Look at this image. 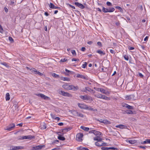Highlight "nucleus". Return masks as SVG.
I'll list each match as a JSON object with an SVG mask.
<instances>
[{"mask_svg": "<svg viewBox=\"0 0 150 150\" xmlns=\"http://www.w3.org/2000/svg\"><path fill=\"white\" fill-rule=\"evenodd\" d=\"M115 127H116L119 128L121 129L126 128L127 127V126H126L124 125H116Z\"/></svg>", "mask_w": 150, "mask_h": 150, "instance_id": "obj_18", "label": "nucleus"}, {"mask_svg": "<svg viewBox=\"0 0 150 150\" xmlns=\"http://www.w3.org/2000/svg\"><path fill=\"white\" fill-rule=\"evenodd\" d=\"M36 95L41 97L42 98L44 99L45 100H50V97L45 95L44 94L42 93H40L38 94H36Z\"/></svg>", "mask_w": 150, "mask_h": 150, "instance_id": "obj_6", "label": "nucleus"}, {"mask_svg": "<svg viewBox=\"0 0 150 150\" xmlns=\"http://www.w3.org/2000/svg\"><path fill=\"white\" fill-rule=\"evenodd\" d=\"M62 131L63 133H65L67 132V130L66 128L63 129H62Z\"/></svg>", "mask_w": 150, "mask_h": 150, "instance_id": "obj_47", "label": "nucleus"}, {"mask_svg": "<svg viewBox=\"0 0 150 150\" xmlns=\"http://www.w3.org/2000/svg\"><path fill=\"white\" fill-rule=\"evenodd\" d=\"M86 50V48L85 47H83L81 48V50L82 51H84Z\"/></svg>", "mask_w": 150, "mask_h": 150, "instance_id": "obj_58", "label": "nucleus"}, {"mask_svg": "<svg viewBox=\"0 0 150 150\" xmlns=\"http://www.w3.org/2000/svg\"><path fill=\"white\" fill-rule=\"evenodd\" d=\"M148 39V37L147 36H146L144 39V41H147Z\"/></svg>", "mask_w": 150, "mask_h": 150, "instance_id": "obj_59", "label": "nucleus"}, {"mask_svg": "<svg viewBox=\"0 0 150 150\" xmlns=\"http://www.w3.org/2000/svg\"><path fill=\"white\" fill-rule=\"evenodd\" d=\"M58 125L59 126H62L63 125V122H59L58 123Z\"/></svg>", "mask_w": 150, "mask_h": 150, "instance_id": "obj_60", "label": "nucleus"}, {"mask_svg": "<svg viewBox=\"0 0 150 150\" xmlns=\"http://www.w3.org/2000/svg\"><path fill=\"white\" fill-rule=\"evenodd\" d=\"M76 114L77 116L81 117H84L83 115L81 112H77Z\"/></svg>", "mask_w": 150, "mask_h": 150, "instance_id": "obj_19", "label": "nucleus"}, {"mask_svg": "<svg viewBox=\"0 0 150 150\" xmlns=\"http://www.w3.org/2000/svg\"><path fill=\"white\" fill-rule=\"evenodd\" d=\"M14 0H11L10 1V5L11 6L15 4Z\"/></svg>", "mask_w": 150, "mask_h": 150, "instance_id": "obj_40", "label": "nucleus"}, {"mask_svg": "<svg viewBox=\"0 0 150 150\" xmlns=\"http://www.w3.org/2000/svg\"><path fill=\"white\" fill-rule=\"evenodd\" d=\"M75 4L76 6L82 9H83L85 7V6L84 5H82V4L79 3L78 2H76Z\"/></svg>", "mask_w": 150, "mask_h": 150, "instance_id": "obj_17", "label": "nucleus"}, {"mask_svg": "<svg viewBox=\"0 0 150 150\" xmlns=\"http://www.w3.org/2000/svg\"><path fill=\"white\" fill-rule=\"evenodd\" d=\"M93 43V42L92 41H88L87 42V43L89 45H91Z\"/></svg>", "mask_w": 150, "mask_h": 150, "instance_id": "obj_62", "label": "nucleus"}, {"mask_svg": "<svg viewBox=\"0 0 150 150\" xmlns=\"http://www.w3.org/2000/svg\"><path fill=\"white\" fill-rule=\"evenodd\" d=\"M123 107H125L126 108H127L128 109H133V107L127 104H125L124 105H123Z\"/></svg>", "mask_w": 150, "mask_h": 150, "instance_id": "obj_20", "label": "nucleus"}, {"mask_svg": "<svg viewBox=\"0 0 150 150\" xmlns=\"http://www.w3.org/2000/svg\"><path fill=\"white\" fill-rule=\"evenodd\" d=\"M83 147L81 146L77 148V149L79 150H83Z\"/></svg>", "mask_w": 150, "mask_h": 150, "instance_id": "obj_48", "label": "nucleus"}, {"mask_svg": "<svg viewBox=\"0 0 150 150\" xmlns=\"http://www.w3.org/2000/svg\"><path fill=\"white\" fill-rule=\"evenodd\" d=\"M128 49L129 50H134V47H133L129 46L128 47Z\"/></svg>", "mask_w": 150, "mask_h": 150, "instance_id": "obj_55", "label": "nucleus"}, {"mask_svg": "<svg viewBox=\"0 0 150 150\" xmlns=\"http://www.w3.org/2000/svg\"><path fill=\"white\" fill-rule=\"evenodd\" d=\"M24 148L23 147L19 146H11L10 147V150H16L18 149H23Z\"/></svg>", "mask_w": 150, "mask_h": 150, "instance_id": "obj_8", "label": "nucleus"}, {"mask_svg": "<svg viewBox=\"0 0 150 150\" xmlns=\"http://www.w3.org/2000/svg\"><path fill=\"white\" fill-rule=\"evenodd\" d=\"M50 115L52 118L53 119H55V118L56 117L55 116V115L52 114V113H51L50 114Z\"/></svg>", "mask_w": 150, "mask_h": 150, "instance_id": "obj_43", "label": "nucleus"}, {"mask_svg": "<svg viewBox=\"0 0 150 150\" xmlns=\"http://www.w3.org/2000/svg\"><path fill=\"white\" fill-rule=\"evenodd\" d=\"M71 52L72 53L73 55H74V54H75V50H73L71 51Z\"/></svg>", "mask_w": 150, "mask_h": 150, "instance_id": "obj_64", "label": "nucleus"}, {"mask_svg": "<svg viewBox=\"0 0 150 150\" xmlns=\"http://www.w3.org/2000/svg\"><path fill=\"white\" fill-rule=\"evenodd\" d=\"M62 86L63 88L67 90H72L75 88L73 85H69L67 83L65 84Z\"/></svg>", "mask_w": 150, "mask_h": 150, "instance_id": "obj_1", "label": "nucleus"}, {"mask_svg": "<svg viewBox=\"0 0 150 150\" xmlns=\"http://www.w3.org/2000/svg\"><path fill=\"white\" fill-rule=\"evenodd\" d=\"M76 77L77 78L82 79L85 80H87L88 79L87 77L86 76H85L82 74H77Z\"/></svg>", "mask_w": 150, "mask_h": 150, "instance_id": "obj_14", "label": "nucleus"}, {"mask_svg": "<svg viewBox=\"0 0 150 150\" xmlns=\"http://www.w3.org/2000/svg\"><path fill=\"white\" fill-rule=\"evenodd\" d=\"M95 144L96 146H107L106 143H104V142L102 141V140L96 142Z\"/></svg>", "mask_w": 150, "mask_h": 150, "instance_id": "obj_5", "label": "nucleus"}, {"mask_svg": "<svg viewBox=\"0 0 150 150\" xmlns=\"http://www.w3.org/2000/svg\"><path fill=\"white\" fill-rule=\"evenodd\" d=\"M80 128L86 131H88L89 130V128L88 127H86L83 126H81Z\"/></svg>", "mask_w": 150, "mask_h": 150, "instance_id": "obj_24", "label": "nucleus"}, {"mask_svg": "<svg viewBox=\"0 0 150 150\" xmlns=\"http://www.w3.org/2000/svg\"><path fill=\"white\" fill-rule=\"evenodd\" d=\"M102 94H98L95 95L94 96H95L98 98H101V97L102 96Z\"/></svg>", "mask_w": 150, "mask_h": 150, "instance_id": "obj_36", "label": "nucleus"}, {"mask_svg": "<svg viewBox=\"0 0 150 150\" xmlns=\"http://www.w3.org/2000/svg\"><path fill=\"white\" fill-rule=\"evenodd\" d=\"M96 120L97 121H99L101 123H103V120L102 119H100V120L98 119H97Z\"/></svg>", "mask_w": 150, "mask_h": 150, "instance_id": "obj_57", "label": "nucleus"}, {"mask_svg": "<svg viewBox=\"0 0 150 150\" xmlns=\"http://www.w3.org/2000/svg\"><path fill=\"white\" fill-rule=\"evenodd\" d=\"M79 97L81 99L84 100H89L91 101L93 100V99L92 97L87 95H81L79 96Z\"/></svg>", "mask_w": 150, "mask_h": 150, "instance_id": "obj_2", "label": "nucleus"}, {"mask_svg": "<svg viewBox=\"0 0 150 150\" xmlns=\"http://www.w3.org/2000/svg\"><path fill=\"white\" fill-rule=\"evenodd\" d=\"M83 137V135L82 133H79L76 135V139L78 142H82Z\"/></svg>", "mask_w": 150, "mask_h": 150, "instance_id": "obj_4", "label": "nucleus"}, {"mask_svg": "<svg viewBox=\"0 0 150 150\" xmlns=\"http://www.w3.org/2000/svg\"><path fill=\"white\" fill-rule=\"evenodd\" d=\"M93 134H95V135L97 136L98 135H100L101 134V133L98 131L94 130V131Z\"/></svg>", "mask_w": 150, "mask_h": 150, "instance_id": "obj_25", "label": "nucleus"}, {"mask_svg": "<svg viewBox=\"0 0 150 150\" xmlns=\"http://www.w3.org/2000/svg\"><path fill=\"white\" fill-rule=\"evenodd\" d=\"M124 57L125 58V59L127 61L129 59L128 56L127 55H124Z\"/></svg>", "mask_w": 150, "mask_h": 150, "instance_id": "obj_45", "label": "nucleus"}, {"mask_svg": "<svg viewBox=\"0 0 150 150\" xmlns=\"http://www.w3.org/2000/svg\"><path fill=\"white\" fill-rule=\"evenodd\" d=\"M131 95L127 96L125 97V99L127 100H130L131 99Z\"/></svg>", "mask_w": 150, "mask_h": 150, "instance_id": "obj_33", "label": "nucleus"}, {"mask_svg": "<svg viewBox=\"0 0 150 150\" xmlns=\"http://www.w3.org/2000/svg\"><path fill=\"white\" fill-rule=\"evenodd\" d=\"M97 44L98 46H99L100 47H102V45L101 44V43L100 42H97Z\"/></svg>", "mask_w": 150, "mask_h": 150, "instance_id": "obj_50", "label": "nucleus"}, {"mask_svg": "<svg viewBox=\"0 0 150 150\" xmlns=\"http://www.w3.org/2000/svg\"><path fill=\"white\" fill-rule=\"evenodd\" d=\"M136 142H137V141L136 140H134V139L131 140H129L128 141V142L129 143L132 144H135V143Z\"/></svg>", "mask_w": 150, "mask_h": 150, "instance_id": "obj_29", "label": "nucleus"}, {"mask_svg": "<svg viewBox=\"0 0 150 150\" xmlns=\"http://www.w3.org/2000/svg\"><path fill=\"white\" fill-rule=\"evenodd\" d=\"M58 138L59 140L62 141H64L65 139L64 137L62 136L61 135H59L58 137Z\"/></svg>", "mask_w": 150, "mask_h": 150, "instance_id": "obj_27", "label": "nucleus"}, {"mask_svg": "<svg viewBox=\"0 0 150 150\" xmlns=\"http://www.w3.org/2000/svg\"><path fill=\"white\" fill-rule=\"evenodd\" d=\"M110 52L112 54H115V51L112 49L110 50Z\"/></svg>", "mask_w": 150, "mask_h": 150, "instance_id": "obj_53", "label": "nucleus"}, {"mask_svg": "<svg viewBox=\"0 0 150 150\" xmlns=\"http://www.w3.org/2000/svg\"><path fill=\"white\" fill-rule=\"evenodd\" d=\"M100 91L105 94H107V93L108 92L106 91L103 88H100Z\"/></svg>", "mask_w": 150, "mask_h": 150, "instance_id": "obj_30", "label": "nucleus"}, {"mask_svg": "<svg viewBox=\"0 0 150 150\" xmlns=\"http://www.w3.org/2000/svg\"><path fill=\"white\" fill-rule=\"evenodd\" d=\"M149 140H150V139H147L145 141L142 142L141 143L142 144H145L146 143L149 144V143L148 142L149 141Z\"/></svg>", "mask_w": 150, "mask_h": 150, "instance_id": "obj_37", "label": "nucleus"}, {"mask_svg": "<svg viewBox=\"0 0 150 150\" xmlns=\"http://www.w3.org/2000/svg\"><path fill=\"white\" fill-rule=\"evenodd\" d=\"M59 93L60 94L65 96L70 97L71 96V94L67 92H65L64 91H60Z\"/></svg>", "mask_w": 150, "mask_h": 150, "instance_id": "obj_11", "label": "nucleus"}, {"mask_svg": "<svg viewBox=\"0 0 150 150\" xmlns=\"http://www.w3.org/2000/svg\"><path fill=\"white\" fill-rule=\"evenodd\" d=\"M139 76H140L141 77H143V75H142V74L141 73H139Z\"/></svg>", "mask_w": 150, "mask_h": 150, "instance_id": "obj_61", "label": "nucleus"}, {"mask_svg": "<svg viewBox=\"0 0 150 150\" xmlns=\"http://www.w3.org/2000/svg\"><path fill=\"white\" fill-rule=\"evenodd\" d=\"M38 146V150H39V149H41L43 148H44L45 147V145H39Z\"/></svg>", "mask_w": 150, "mask_h": 150, "instance_id": "obj_38", "label": "nucleus"}, {"mask_svg": "<svg viewBox=\"0 0 150 150\" xmlns=\"http://www.w3.org/2000/svg\"><path fill=\"white\" fill-rule=\"evenodd\" d=\"M86 110H91L93 111V108H92L91 107H90V106L88 107V108L86 109Z\"/></svg>", "mask_w": 150, "mask_h": 150, "instance_id": "obj_46", "label": "nucleus"}, {"mask_svg": "<svg viewBox=\"0 0 150 150\" xmlns=\"http://www.w3.org/2000/svg\"><path fill=\"white\" fill-rule=\"evenodd\" d=\"M67 59L65 58L62 59L61 60V61L62 62H64L66 61Z\"/></svg>", "mask_w": 150, "mask_h": 150, "instance_id": "obj_51", "label": "nucleus"}, {"mask_svg": "<svg viewBox=\"0 0 150 150\" xmlns=\"http://www.w3.org/2000/svg\"><path fill=\"white\" fill-rule=\"evenodd\" d=\"M4 31L2 26L0 25V33L1 34H3L4 33Z\"/></svg>", "mask_w": 150, "mask_h": 150, "instance_id": "obj_42", "label": "nucleus"}, {"mask_svg": "<svg viewBox=\"0 0 150 150\" xmlns=\"http://www.w3.org/2000/svg\"><path fill=\"white\" fill-rule=\"evenodd\" d=\"M101 97V98L107 100H110V98L104 95H102V96Z\"/></svg>", "mask_w": 150, "mask_h": 150, "instance_id": "obj_23", "label": "nucleus"}, {"mask_svg": "<svg viewBox=\"0 0 150 150\" xmlns=\"http://www.w3.org/2000/svg\"><path fill=\"white\" fill-rule=\"evenodd\" d=\"M5 11L7 13L8 12V9L6 7L4 8Z\"/></svg>", "mask_w": 150, "mask_h": 150, "instance_id": "obj_54", "label": "nucleus"}, {"mask_svg": "<svg viewBox=\"0 0 150 150\" xmlns=\"http://www.w3.org/2000/svg\"><path fill=\"white\" fill-rule=\"evenodd\" d=\"M106 4L108 6H112V4L110 2L107 1L106 3Z\"/></svg>", "mask_w": 150, "mask_h": 150, "instance_id": "obj_44", "label": "nucleus"}, {"mask_svg": "<svg viewBox=\"0 0 150 150\" xmlns=\"http://www.w3.org/2000/svg\"><path fill=\"white\" fill-rule=\"evenodd\" d=\"M61 80L64 81H70V79L67 77H62Z\"/></svg>", "mask_w": 150, "mask_h": 150, "instance_id": "obj_32", "label": "nucleus"}, {"mask_svg": "<svg viewBox=\"0 0 150 150\" xmlns=\"http://www.w3.org/2000/svg\"><path fill=\"white\" fill-rule=\"evenodd\" d=\"M96 52L101 55H104L105 54V52H104L100 50H97Z\"/></svg>", "mask_w": 150, "mask_h": 150, "instance_id": "obj_28", "label": "nucleus"}, {"mask_svg": "<svg viewBox=\"0 0 150 150\" xmlns=\"http://www.w3.org/2000/svg\"><path fill=\"white\" fill-rule=\"evenodd\" d=\"M84 63V64L82 65L81 67H82L83 68H85L86 67L87 64V63L86 62H85Z\"/></svg>", "mask_w": 150, "mask_h": 150, "instance_id": "obj_39", "label": "nucleus"}, {"mask_svg": "<svg viewBox=\"0 0 150 150\" xmlns=\"http://www.w3.org/2000/svg\"><path fill=\"white\" fill-rule=\"evenodd\" d=\"M101 149L102 150H107L109 149H114V150H118V149L117 148H114V147H102L101 148Z\"/></svg>", "mask_w": 150, "mask_h": 150, "instance_id": "obj_15", "label": "nucleus"}, {"mask_svg": "<svg viewBox=\"0 0 150 150\" xmlns=\"http://www.w3.org/2000/svg\"><path fill=\"white\" fill-rule=\"evenodd\" d=\"M99 135L97 136L96 137L94 138V140H96L98 141H100L101 140H102V139L99 136Z\"/></svg>", "mask_w": 150, "mask_h": 150, "instance_id": "obj_21", "label": "nucleus"}, {"mask_svg": "<svg viewBox=\"0 0 150 150\" xmlns=\"http://www.w3.org/2000/svg\"><path fill=\"white\" fill-rule=\"evenodd\" d=\"M85 89L86 90H84V91L86 93H87V91H88V92L92 93H95V91L91 89L90 88L88 87H85Z\"/></svg>", "mask_w": 150, "mask_h": 150, "instance_id": "obj_12", "label": "nucleus"}, {"mask_svg": "<svg viewBox=\"0 0 150 150\" xmlns=\"http://www.w3.org/2000/svg\"><path fill=\"white\" fill-rule=\"evenodd\" d=\"M52 76L53 77H55V78H58L59 77V75L55 73H53L52 74Z\"/></svg>", "mask_w": 150, "mask_h": 150, "instance_id": "obj_35", "label": "nucleus"}, {"mask_svg": "<svg viewBox=\"0 0 150 150\" xmlns=\"http://www.w3.org/2000/svg\"><path fill=\"white\" fill-rule=\"evenodd\" d=\"M55 120L59 121L60 120V118L58 117H56L55 118Z\"/></svg>", "mask_w": 150, "mask_h": 150, "instance_id": "obj_56", "label": "nucleus"}, {"mask_svg": "<svg viewBox=\"0 0 150 150\" xmlns=\"http://www.w3.org/2000/svg\"><path fill=\"white\" fill-rule=\"evenodd\" d=\"M115 8H116L117 9L120 10V12L122 13L123 12V10L122 8L119 6H116L115 7Z\"/></svg>", "mask_w": 150, "mask_h": 150, "instance_id": "obj_34", "label": "nucleus"}, {"mask_svg": "<svg viewBox=\"0 0 150 150\" xmlns=\"http://www.w3.org/2000/svg\"><path fill=\"white\" fill-rule=\"evenodd\" d=\"M49 6L50 8L52 9H56L60 8V7L55 6L53 4L51 3H50Z\"/></svg>", "mask_w": 150, "mask_h": 150, "instance_id": "obj_16", "label": "nucleus"}, {"mask_svg": "<svg viewBox=\"0 0 150 150\" xmlns=\"http://www.w3.org/2000/svg\"><path fill=\"white\" fill-rule=\"evenodd\" d=\"M103 123L105 124H110L111 122L110 121H108L107 120H103Z\"/></svg>", "mask_w": 150, "mask_h": 150, "instance_id": "obj_31", "label": "nucleus"}, {"mask_svg": "<svg viewBox=\"0 0 150 150\" xmlns=\"http://www.w3.org/2000/svg\"><path fill=\"white\" fill-rule=\"evenodd\" d=\"M41 129H45L46 128V126L45 124L42 123L40 125Z\"/></svg>", "mask_w": 150, "mask_h": 150, "instance_id": "obj_22", "label": "nucleus"}, {"mask_svg": "<svg viewBox=\"0 0 150 150\" xmlns=\"http://www.w3.org/2000/svg\"><path fill=\"white\" fill-rule=\"evenodd\" d=\"M126 113L127 114H133V112L132 110H128L126 112Z\"/></svg>", "mask_w": 150, "mask_h": 150, "instance_id": "obj_41", "label": "nucleus"}, {"mask_svg": "<svg viewBox=\"0 0 150 150\" xmlns=\"http://www.w3.org/2000/svg\"><path fill=\"white\" fill-rule=\"evenodd\" d=\"M8 39H9V40L11 42H13V40L11 37H9L8 38Z\"/></svg>", "mask_w": 150, "mask_h": 150, "instance_id": "obj_49", "label": "nucleus"}, {"mask_svg": "<svg viewBox=\"0 0 150 150\" xmlns=\"http://www.w3.org/2000/svg\"><path fill=\"white\" fill-rule=\"evenodd\" d=\"M15 127V125L13 123L10 124L8 126L6 129V130L10 131L12 130L13 128Z\"/></svg>", "mask_w": 150, "mask_h": 150, "instance_id": "obj_13", "label": "nucleus"}, {"mask_svg": "<svg viewBox=\"0 0 150 150\" xmlns=\"http://www.w3.org/2000/svg\"><path fill=\"white\" fill-rule=\"evenodd\" d=\"M5 98H6V101H8L10 100V95H9V93H7L6 94Z\"/></svg>", "mask_w": 150, "mask_h": 150, "instance_id": "obj_26", "label": "nucleus"}, {"mask_svg": "<svg viewBox=\"0 0 150 150\" xmlns=\"http://www.w3.org/2000/svg\"><path fill=\"white\" fill-rule=\"evenodd\" d=\"M94 89H95L96 91H100V88H97L96 87H94Z\"/></svg>", "mask_w": 150, "mask_h": 150, "instance_id": "obj_52", "label": "nucleus"}, {"mask_svg": "<svg viewBox=\"0 0 150 150\" xmlns=\"http://www.w3.org/2000/svg\"><path fill=\"white\" fill-rule=\"evenodd\" d=\"M115 10V8L112 7H109L108 8H104V7H103L102 11L104 13L113 12Z\"/></svg>", "mask_w": 150, "mask_h": 150, "instance_id": "obj_3", "label": "nucleus"}, {"mask_svg": "<svg viewBox=\"0 0 150 150\" xmlns=\"http://www.w3.org/2000/svg\"><path fill=\"white\" fill-rule=\"evenodd\" d=\"M30 70L31 72L36 74H38L40 76H42L43 74L37 70L35 68H31Z\"/></svg>", "mask_w": 150, "mask_h": 150, "instance_id": "obj_7", "label": "nucleus"}, {"mask_svg": "<svg viewBox=\"0 0 150 150\" xmlns=\"http://www.w3.org/2000/svg\"><path fill=\"white\" fill-rule=\"evenodd\" d=\"M2 64L3 65L5 66L6 67H7L8 66L7 64L6 63L4 62V63H2Z\"/></svg>", "mask_w": 150, "mask_h": 150, "instance_id": "obj_63", "label": "nucleus"}, {"mask_svg": "<svg viewBox=\"0 0 150 150\" xmlns=\"http://www.w3.org/2000/svg\"><path fill=\"white\" fill-rule=\"evenodd\" d=\"M34 137H33L31 136V135H28V136H22L20 137V138L19 139H31L33 138Z\"/></svg>", "mask_w": 150, "mask_h": 150, "instance_id": "obj_9", "label": "nucleus"}, {"mask_svg": "<svg viewBox=\"0 0 150 150\" xmlns=\"http://www.w3.org/2000/svg\"><path fill=\"white\" fill-rule=\"evenodd\" d=\"M78 105L79 107L81 109H86L88 108V106L83 104L78 103Z\"/></svg>", "mask_w": 150, "mask_h": 150, "instance_id": "obj_10", "label": "nucleus"}]
</instances>
